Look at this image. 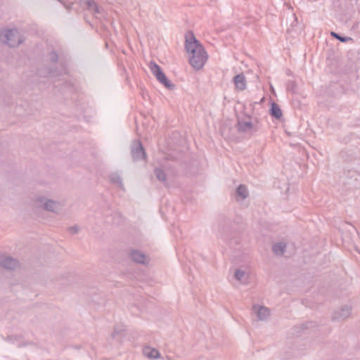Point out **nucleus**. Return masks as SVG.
Instances as JSON below:
<instances>
[{
    "label": "nucleus",
    "instance_id": "423d86ee",
    "mask_svg": "<svg viewBox=\"0 0 360 360\" xmlns=\"http://www.w3.org/2000/svg\"><path fill=\"white\" fill-rule=\"evenodd\" d=\"M131 154L134 162L146 160V153L141 142L139 140L134 141L131 148Z\"/></svg>",
    "mask_w": 360,
    "mask_h": 360
},
{
    "label": "nucleus",
    "instance_id": "393cba45",
    "mask_svg": "<svg viewBox=\"0 0 360 360\" xmlns=\"http://www.w3.org/2000/svg\"><path fill=\"white\" fill-rule=\"evenodd\" d=\"M297 87V83L295 80H290L287 83L286 90H295Z\"/></svg>",
    "mask_w": 360,
    "mask_h": 360
},
{
    "label": "nucleus",
    "instance_id": "5701e85b",
    "mask_svg": "<svg viewBox=\"0 0 360 360\" xmlns=\"http://www.w3.org/2000/svg\"><path fill=\"white\" fill-rule=\"evenodd\" d=\"M245 273L244 271H242L240 269H237L236 271H235V274H234V277L236 280H238V281H240L242 282L243 281V278L245 277Z\"/></svg>",
    "mask_w": 360,
    "mask_h": 360
},
{
    "label": "nucleus",
    "instance_id": "7ed1b4c3",
    "mask_svg": "<svg viewBox=\"0 0 360 360\" xmlns=\"http://www.w3.org/2000/svg\"><path fill=\"white\" fill-rule=\"evenodd\" d=\"M237 128L238 131L244 133L258 131L257 124L252 122L251 117L245 113L238 115Z\"/></svg>",
    "mask_w": 360,
    "mask_h": 360
},
{
    "label": "nucleus",
    "instance_id": "4468645a",
    "mask_svg": "<svg viewBox=\"0 0 360 360\" xmlns=\"http://www.w3.org/2000/svg\"><path fill=\"white\" fill-rule=\"evenodd\" d=\"M286 250V243L283 242H279L275 243L272 247L273 252L278 255L282 256Z\"/></svg>",
    "mask_w": 360,
    "mask_h": 360
},
{
    "label": "nucleus",
    "instance_id": "4be33fe9",
    "mask_svg": "<svg viewBox=\"0 0 360 360\" xmlns=\"http://www.w3.org/2000/svg\"><path fill=\"white\" fill-rule=\"evenodd\" d=\"M124 330V328L122 326H116L114 328V331L111 335L112 338H115V337L120 334H121Z\"/></svg>",
    "mask_w": 360,
    "mask_h": 360
},
{
    "label": "nucleus",
    "instance_id": "2eb2a0df",
    "mask_svg": "<svg viewBox=\"0 0 360 360\" xmlns=\"http://www.w3.org/2000/svg\"><path fill=\"white\" fill-rule=\"evenodd\" d=\"M270 115L276 119H280L283 115L280 107L274 102L271 103Z\"/></svg>",
    "mask_w": 360,
    "mask_h": 360
},
{
    "label": "nucleus",
    "instance_id": "39448f33",
    "mask_svg": "<svg viewBox=\"0 0 360 360\" xmlns=\"http://www.w3.org/2000/svg\"><path fill=\"white\" fill-rule=\"evenodd\" d=\"M34 205L36 207L53 213L59 212L62 207L60 202L43 196L37 197L34 200Z\"/></svg>",
    "mask_w": 360,
    "mask_h": 360
},
{
    "label": "nucleus",
    "instance_id": "6e6552de",
    "mask_svg": "<svg viewBox=\"0 0 360 360\" xmlns=\"http://www.w3.org/2000/svg\"><path fill=\"white\" fill-rule=\"evenodd\" d=\"M18 266V261L11 257L4 255H0V266L8 269L13 270Z\"/></svg>",
    "mask_w": 360,
    "mask_h": 360
},
{
    "label": "nucleus",
    "instance_id": "1a4fd4ad",
    "mask_svg": "<svg viewBox=\"0 0 360 360\" xmlns=\"http://www.w3.org/2000/svg\"><path fill=\"white\" fill-rule=\"evenodd\" d=\"M252 311L257 315L259 321H265L270 316L269 309L264 306L254 304L252 306Z\"/></svg>",
    "mask_w": 360,
    "mask_h": 360
},
{
    "label": "nucleus",
    "instance_id": "a878e982",
    "mask_svg": "<svg viewBox=\"0 0 360 360\" xmlns=\"http://www.w3.org/2000/svg\"><path fill=\"white\" fill-rule=\"evenodd\" d=\"M79 230V228L77 226H70V227L68 228V231L72 234L77 233Z\"/></svg>",
    "mask_w": 360,
    "mask_h": 360
},
{
    "label": "nucleus",
    "instance_id": "bb28decb",
    "mask_svg": "<svg viewBox=\"0 0 360 360\" xmlns=\"http://www.w3.org/2000/svg\"><path fill=\"white\" fill-rule=\"evenodd\" d=\"M27 107H28V109H26L25 112H22V116L34 115V111L33 110V109L30 108L29 106H27Z\"/></svg>",
    "mask_w": 360,
    "mask_h": 360
},
{
    "label": "nucleus",
    "instance_id": "aec40b11",
    "mask_svg": "<svg viewBox=\"0 0 360 360\" xmlns=\"http://www.w3.org/2000/svg\"><path fill=\"white\" fill-rule=\"evenodd\" d=\"M330 35L334 37L335 39H338L341 42H347L348 41H352V39L349 37H343L339 34L338 33H336L335 32H331Z\"/></svg>",
    "mask_w": 360,
    "mask_h": 360
},
{
    "label": "nucleus",
    "instance_id": "cd10ccee",
    "mask_svg": "<svg viewBox=\"0 0 360 360\" xmlns=\"http://www.w3.org/2000/svg\"><path fill=\"white\" fill-rule=\"evenodd\" d=\"M312 326V323H306L305 325H302V326L304 327V328H310L311 326Z\"/></svg>",
    "mask_w": 360,
    "mask_h": 360
},
{
    "label": "nucleus",
    "instance_id": "9d476101",
    "mask_svg": "<svg viewBox=\"0 0 360 360\" xmlns=\"http://www.w3.org/2000/svg\"><path fill=\"white\" fill-rule=\"evenodd\" d=\"M129 256L131 258V259L136 263L143 264L146 263V255L139 250H130V252H129Z\"/></svg>",
    "mask_w": 360,
    "mask_h": 360
},
{
    "label": "nucleus",
    "instance_id": "f3484780",
    "mask_svg": "<svg viewBox=\"0 0 360 360\" xmlns=\"http://www.w3.org/2000/svg\"><path fill=\"white\" fill-rule=\"evenodd\" d=\"M236 194L240 200H244L248 196V191L245 185L240 184L236 189Z\"/></svg>",
    "mask_w": 360,
    "mask_h": 360
},
{
    "label": "nucleus",
    "instance_id": "f8f14e48",
    "mask_svg": "<svg viewBox=\"0 0 360 360\" xmlns=\"http://www.w3.org/2000/svg\"><path fill=\"white\" fill-rule=\"evenodd\" d=\"M151 72L155 76L156 79L160 80L165 74L162 70L161 68L155 62L151 61L149 65Z\"/></svg>",
    "mask_w": 360,
    "mask_h": 360
},
{
    "label": "nucleus",
    "instance_id": "6ab92c4d",
    "mask_svg": "<svg viewBox=\"0 0 360 360\" xmlns=\"http://www.w3.org/2000/svg\"><path fill=\"white\" fill-rule=\"evenodd\" d=\"M86 4V8L94 13H98L100 12L97 4L94 0H88Z\"/></svg>",
    "mask_w": 360,
    "mask_h": 360
},
{
    "label": "nucleus",
    "instance_id": "f257e3e1",
    "mask_svg": "<svg viewBox=\"0 0 360 360\" xmlns=\"http://www.w3.org/2000/svg\"><path fill=\"white\" fill-rule=\"evenodd\" d=\"M185 37V49L189 55V63L194 69L199 70L207 60V52L192 32H188Z\"/></svg>",
    "mask_w": 360,
    "mask_h": 360
},
{
    "label": "nucleus",
    "instance_id": "a211bd4d",
    "mask_svg": "<svg viewBox=\"0 0 360 360\" xmlns=\"http://www.w3.org/2000/svg\"><path fill=\"white\" fill-rule=\"evenodd\" d=\"M110 180L112 184H117L120 188H122V190L124 189L122 179L118 174L113 173L110 174Z\"/></svg>",
    "mask_w": 360,
    "mask_h": 360
},
{
    "label": "nucleus",
    "instance_id": "b1692460",
    "mask_svg": "<svg viewBox=\"0 0 360 360\" xmlns=\"http://www.w3.org/2000/svg\"><path fill=\"white\" fill-rule=\"evenodd\" d=\"M49 60L51 63H55L58 62V55L57 52L55 51H51L49 54Z\"/></svg>",
    "mask_w": 360,
    "mask_h": 360
},
{
    "label": "nucleus",
    "instance_id": "dca6fc26",
    "mask_svg": "<svg viewBox=\"0 0 360 360\" xmlns=\"http://www.w3.org/2000/svg\"><path fill=\"white\" fill-rule=\"evenodd\" d=\"M154 174L158 181L164 183L165 185L167 184V175L163 169L160 168H155Z\"/></svg>",
    "mask_w": 360,
    "mask_h": 360
},
{
    "label": "nucleus",
    "instance_id": "ddd939ff",
    "mask_svg": "<svg viewBox=\"0 0 360 360\" xmlns=\"http://www.w3.org/2000/svg\"><path fill=\"white\" fill-rule=\"evenodd\" d=\"M60 65L61 66V69L59 72H56V70H53L52 69L49 70L47 74V76L50 77H55L62 75H66L68 73V70L67 67V64L65 61L60 60Z\"/></svg>",
    "mask_w": 360,
    "mask_h": 360
},
{
    "label": "nucleus",
    "instance_id": "20e7f679",
    "mask_svg": "<svg viewBox=\"0 0 360 360\" xmlns=\"http://www.w3.org/2000/svg\"><path fill=\"white\" fill-rule=\"evenodd\" d=\"M258 81V75L252 73H247V75H245L243 72H241L233 78V82L237 90H245L248 82L257 83Z\"/></svg>",
    "mask_w": 360,
    "mask_h": 360
},
{
    "label": "nucleus",
    "instance_id": "412c9836",
    "mask_svg": "<svg viewBox=\"0 0 360 360\" xmlns=\"http://www.w3.org/2000/svg\"><path fill=\"white\" fill-rule=\"evenodd\" d=\"M158 82L162 84L167 89H172L174 86L171 81L166 77V75L164 76L160 80H158Z\"/></svg>",
    "mask_w": 360,
    "mask_h": 360
},
{
    "label": "nucleus",
    "instance_id": "f03ea898",
    "mask_svg": "<svg viewBox=\"0 0 360 360\" xmlns=\"http://www.w3.org/2000/svg\"><path fill=\"white\" fill-rule=\"evenodd\" d=\"M0 40L11 47H15L22 42L17 29H7L0 31Z\"/></svg>",
    "mask_w": 360,
    "mask_h": 360
},
{
    "label": "nucleus",
    "instance_id": "9b49d317",
    "mask_svg": "<svg viewBox=\"0 0 360 360\" xmlns=\"http://www.w3.org/2000/svg\"><path fill=\"white\" fill-rule=\"evenodd\" d=\"M143 354L145 356L150 359H157L160 357V352L149 346H146L143 349Z\"/></svg>",
    "mask_w": 360,
    "mask_h": 360
},
{
    "label": "nucleus",
    "instance_id": "0eeeda50",
    "mask_svg": "<svg viewBox=\"0 0 360 360\" xmlns=\"http://www.w3.org/2000/svg\"><path fill=\"white\" fill-rule=\"evenodd\" d=\"M351 311L352 308L349 306H343L333 311L331 319L335 321H344L350 316Z\"/></svg>",
    "mask_w": 360,
    "mask_h": 360
},
{
    "label": "nucleus",
    "instance_id": "c85d7f7f",
    "mask_svg": "<svg viewBox=\"0 0 360 360\" xmlns=\"http://www.w3.org/2000/svg\"><path fill=\"white\" fill-rule=\"evenodd\" d=\"M270 90H271V91H274V87H273L271 85L270 86Z\"/></svg>",
    "mask_w": 360,
    "mask_h": 360
}]
</instances>
